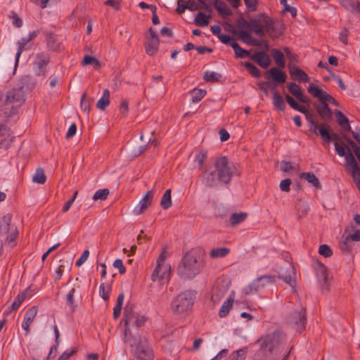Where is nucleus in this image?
Instances as JSON below:
<instances>
[{"mask_svg":"<svg viewBox=\"0 0 360 360\" xmlns=\"http://www.w3.org/2000/svg\"><path fill=\"white\" fill-rule=\"evenodd\" d=\"M280 3L281 5L284 6L283 11L286 12L288 11L290 13L292 17H295L297 15V10L295 8L290 6L287 4V0H280Z\"/></svg>","mask_w":360,"mask_h":360,"instance_id":"69168bd1","label":"nucleus"},{"mask_svg":"<svg viewBox=\"0 0 360 360\" xmlns=\"http://www.w3.org/2000/svg\"><path fill=\"white\" fill-rule=\"evenodd\" d=\"M109 190L108 188L99 189L94 195L92 199L94 201L101 200H104L107 198L109 195Z\"/></svg>","mask_w":360,"mask_h":360,"instance_id":"4d7b16f0","label":"nucleus"},{"mask_svg":"<svg viewBox=\"0 0 360 360\" xmlns=\"http://www.w3.org/2000/svg\"><path fill=\"white\" fill-rule=\"evenodd\" d=\"M273 104L276 109L281 111H283L285 108L283 97L276 91H274L273 94Z\"/></svg>","mask_w":360,"mask_h":360,"instance_id":"ea45409f","label":"nucleus"},{"mask_svg":"<svg viewBox=\"0 0 360 360\" xmlns=\"http://www.w3.org/2000/svg\"><path fill=\"white\" fill-rule=\"evenodd\" d=\"M247 217L246 212L233 213L230 217V223L232 226H236L244 221Z\"/></svg>","mask_w":360,"mask_h":360,"instance_id":"79ce46f5","label":"nucleus"},{"mask_svg":"<svg viewBox=\"0 0 360 360\" xmlns=\"http://www.w3.org/2000/svg\"><path fill=\"white\" fill-rule=\"evenodd\" d=\"M30 42V40L27 39V37H22L20 40H19L17 43L18 51L15 56V66L16 67L19 62V58L20 57L21 53L25 49V46L27 43Z\"/></svg>","mask_w":360,"mask_h":360,"instance_id":"58836bf2","label":"nucleus"},{"mask_svg":"<svg viewBox=\"0 0 360 360\" xmlns=\"http://www.w3.org/2000/svg\"><path fill=\"white\" fill-rule=\"evenodd\" d=\"M95 65L96 67L101 66V63L95 57L86 55L84 57L82 60L83 65Z\"/></svg>","mask_w":360,"mask_h":360,"instance_id":"bf43d9fd","label":"nucleus"},{"mask_svg":"<svg viewBox=\"0 0 360 360\" xmlns=\"http://www.w3.org/2000/svg\"><path fill=\"white\" fill-rule=\"evenodd\" d=\"M229 253L227 248H214L211 250L210 255L212 258L224 257Z\"/></svg>","mask_w":360,"mask_h":360,"instance_id":"603ef678","label":"nucleus"},{"mask_svg":"<svg viewBox=\"0 0 360 360\" xmlns=\"http://www.w3.org/2000/svg\"><path fill=\"white\" fill-rule=\"evenodd\" d=\"M238 171L235 164L225 156L218 158L214 162V169L205 170L202 177L205 186L217 187L219 183L229 184L233 176L238 175Z\"/></svg>","mask_w":360,"mask_h":360,"instance_id":"f03ea898","label":"nucleus"},{"mask_svg":"<svg viewBox=\"0 0 360 360\" xmlns=\"http://www.w3.org/2000/svg\"><path fill=\"white\" fill-rule=\"evenodd\" d=\"M80 107L82 110L89 114L91 109V101L87 98V94L84 92L81 98Z\"/></svg>","mask_w":360,"mask_h":360,"instance_id":"864d4df0","label":"nucleus"},{"mask_svg":"<svg viewBox=\"0 0 360 360\" xmlns=\"http://www.w3.org/2000/svg\"><path fill=\"white\" fill-rule=\"evenodd\" d=\"M236 25L238 28H252L253 32L260 37L267 34L271 38H278L283 32L282 24L273 21L264 13L251 18L249 21L240 16L236 20Z\"/></svg>","mask_w":360,"mask_h":360,"instance_id":"f257e3e1","label":"nucleus"},{"mask_svg":"<svg viewBox=\"0 0 360 360\" xmlns=\"http://www.w3.org/2000/svg\"><path fill=\"white\" fill-rule=\"evenodd\" d=\"M288 323L300 333L304 330L307 323L305 308L302 307L291 313L288 318Z\"/></svg>","mask_w":360,"mask_h":360,"instance_id":"1a4fd4ad","label":"nucleus"},{"mask_svg":"<svg viewBox=\"0 0 360 360\" xmlns=\"http://www.w3.org/2000/svg\"><path fill=\"white\" fill-rule=\"evenodd\" d=\"M347 166L351 167L350 174L353 181L357 185L360 181V167L352 153L349 152L347 157Z\"/></svg>","mask_w":360,"mask_h":360,"instance_id":"a211bd4d","label":"nucleus"},{"mask_svg":"<svg viewBox=\"0 0 360 360\" xmlns=\"http://www.w3.org/2000/svg\"><path fill=\"white\" fill-rule=\"evenodd\" d=\"M305 117L309 122L310 130L312 129V128H315L316 129L318 127L319 124L316 120V115L313 112H310L309 111L308 113L305 115Z\"/></svg>","mask_w":360,"mask_h":360,"instance_id":"13d9d810","label":"nucleus"},{"mask_svg":"<svg viewBox=\"0 0 360 360\" xmlns=\"http://www.w3.org/2000/svg\"><path fill=\"white\" fill-rule=\"evenodd\" d=\"M214 6L219 15L222 16H230L232 14L231 9L222 1L215 0Z\"/></svg>","mask_w":360,"mask_h":360,"instance_id":"f704fd0d","label":"nucleus"},{"mask_svg":"<svg viewBox=\"0 0 360 360\" xmlns=\"http://www.w3.org/2000/svg\"><path fill=\"white\" fill-rule=\"evenodd\" d=\"M314 108L316 109L317 113L322 120L324 122H329L333 117V112L328 106V103H314Z\"/></svg>","mask_w":360,"mask_h":360,"instance_id":"5701e85b","label":"nucleus"},{"mask_svg":"<svg viewBox=\"0 0 360 360\" xmlns=\"http://www.w3.org/2000/svg\"><path fill=\"white\" fill-rule=\"evenodd\" d=\"M14 136L9 128L5 124H0V148L7 149L12 143Z\"/></svg>","mask_w":360,"mask_h":360,"instance_id":"f3484780","label":"nucleus"},{"mask_svg":"<svg viewBox=\"0 0 360 360\" xmlns=\"http://www.w3.org/2000/svg\"><path fill=\"white\" fill-rule=\"evenodd\" d=\"M283 51L287 58L290 60L291 63L297 60V56L293 53L289 48L285 47Z\"/></svg>","mask_w":360,"mask_h":360,"instance_id":"774afa93","label":"nucleus"},{"mask_svg":"<svg viewBox=\"0 0 360 360\" xmlns=\"http://www.w3.org/2000/svg\"><path fill=\"white\" fill-rule=\"evenodd\" d=\"M49 60V56L46 53L41 52L36 55L33 64V71L35 75L41 76L45 75Z\"/></svg>","mask_w":360,"mask_h":360,"instance_id":"f8f14e48","label":"nucleus"},{"mask_svg":"<svg viewBox=\"0 0 360 360\" xmlns=\"http://www.w3.org/2000/svg\"><path fill=\"white\" fill-rule=\"evenodd\" d=\"M147 319L145 316L141 315L134 310L132 305L127 304L124 311V338H128L136 335L132 333V328H139L144 326Z\"/></svg>","mask_w":360,"mask_h":360,"instance_id":"39448f33","label":"nucleus"},{"mask_svg":"<svg viewBox=\"0 0 360 360\" xmlns=\"http://www.w3.org/2000/svg\"><path fill=\"white\" fill-rule=\"evenodd\" d=\"M227 290V286L224 283L223 281H218L214 283L211 292L210 298V301L212 303V307H214L219 303V302L222 300L226 293Z\"/></svg>","mask_w":360,"mask_h":360,"instance_id":"ddd939ff","label":"nucleus"},{"mask_svg":"<svg viewBox=\"0 0 360 360\" xmlns=\"http://www.w3.org/2000/svg\"><path fill=\"white\" fill-rule=\"evenodd\" d=\"M291 180L290 179H285L281 181L280 189L284 192H289L290 190Z\"/></svg>","mask_w":360,"mask_h":360,"instance_id":"338daca9","label":"nucleus"},{"mask_svg":"<svg viewBox=\"0 0 360 360\" xmlns=\"http://www.w3.org/2000/svg\"><path fill=\"white\" fill-rule=\"evenodd\" d=\"M347 166L351 167L350 174L353 181L357 185L360 181V167L352 153L349 152L347 157Z\"/></svg>","mask_w":360,"mask_h":360,"instance_id":"6ab92c4d","label":"nucleus"},{"mask_svg":"<svg viewBox=\"0 0 360 360\" xmlns=\"http://www.w3.org/2000/svg\"><path fill=\"white\" fill-rule=\"evenodd\" d=\"M124 293L121 292L119 294L117 300L116 306L113 309V317L114 319H117L121 313V310L122 308V304L124 300Z\"/></svg>","mask_w":360,"mask_h":360,"instance_id":"8fccbe9b","label":"nucleus"},{"mask_svg":"<svg viewBox=\"0 0 360 360\" xmlns=\"http://www.w3.org/2000/svg\"><path fill=\"white\" fill-rule=\"evenodd\" d=\"M204 267V262L195 252H187L180 261L177 266V274L184 280H191L195 278Z\"/></svg>","mask_w":360,"mask_h":360,"instance_id":"7ed1b4c3","label":"nucleus"},{"mask_svg":"<svg viewBox=\"0 0 360 360\" xmlns=\"http://www.w3.org/2000/svg\"><path fill=\"white\" fill-rule=\"evenodd\" d=\"M319 253L325 257H328L333 255V251L328 245L323 244L319 246Z\"/></svg>","mask_w":360,"mask_h":360,"instance_id":"680f3d73","label":"nucleus"},{"mask_svg":"<svg viewBox=\"0 0 360 360\" xmlns=\"http://www.w3.org/2000/svg\"><path fill=\"white\" fill-rule=\"evenodd\" d=\"M243 65L252 77L255 78H259L261 77V71L252 63L250 62H245Z\"/></svg>","mask_w":360,"mask_h":360,"instance_id":"3c124183","label":"nucleus"},{"mask_svg":"<svg viewBox=\"0 0 360 360\" xmlns=\"http://www.w3.org/2000/svg\"><path fill=\"white\" fill-rule=\"evenodd\" d=\"M308 92L314 98H318L321 103H330L335 106H338L339 103L332 96L323 91L314 84H310L308 87Z\"/></svg>","mask_w":360,"mask_h":360,"instance_id":"9b49d317","label":"nucleus"},{"mask_svg":"<svg viewBox=\"0 0 360 360\" xmlns=\"http://www.w3.org/2000/svg\"><path fill=\"white\" fill-rule=\"evenodd\" d=\"M17 107L8 101L7 99L4 101L0 99V115L5 117H9L16 113Z\"/></svg>","mask_w":360,"mask_h":360,"instance_id":"a878e982","label":"nucleus"},{"mask_svg":"<svg viewBox=\"0 0 360 360\" xmlns=\"http://www.w3.org/2000/svg\"><path fill=\"white\" fill-rule=\"evenodd\" d=\"M193 103L201 101L206 95V91L201 89H194L190 92Z\"/></svg>","mask_w":360,"mask_h":360,"instance_id":"de8ad7c7","label":"nucleus"},{"mask_svg":"<svg viewBox=\"0 0 360 360\" xmlns=\"http://www.w3.org/2000/svg\"><path fill=\"white\" fill-rule=\"evenodd\" d=\"M46 176L44 174V171L42 168L39 167L36 169L34 174L32 176V181L34 183L43 184L45 183Z\"/></svg>","mask_w":360,"mask_h":360,"instance_id":"49530a36","label":"nucleus"},{"mask_svg":"<svg viewBox=\"0 0 360 360\" xmlns=\"http://www.w3.org/2000/svg\"><path fill=\"white\" fill-rule=\"evenodd\" d=\"M195 290H188L179 294L172 301L171 307L176 314H182L190 309L195 300Z\"/></svg>","mask_w":360,"mask_h":360,"instance_id":"0eeeda50","label":"nucleus"},{"mask_svg":"<svg viewBox=\"0 0 360 360\" xmlns=\"http://www.w3.org/2000/svg\"><path fill=\"white\" fill-rule=\"evenodd\" d=\"M149 32L150 37L145 43V50L148 56H153L156 54L158 51L160 40L158 34L152 27H150Z\"/></svg>","mask_w":360,"mask_h":360,"instance_id":"2eb2a0df","label":"nucleus"},{"mask_svg":"<svg viewBox=\"0 0 360 360\" xmlns=\"http://www.w3.org/2000/svg\"><path fill=\"white\" fill-rule=\"evenodd\" d=\"M248 353L247 347L241 348L238 350L233 352L229 360H245Z\"/></svg>","mask_w":360,"mask_h":360,"instance_id":"c03bdc74","label":"nucleus"},{"mask_svg":"<svg viewBox=\"0 0 360 360\" xmlns=\"http://www.w3.org/2000/svg\"><path fill=\"white\" fill-rule=\"evenodd\" d=\"M159 267L160 268L158 269V265H156L151 275V279L153 281H158L160 282H163L164 280H166V281L168 282L170 276L171 266L160 265Z\"/></svg>","mask_w":360,"mask_h":360,"instance_id":"dca6fc26","label":"nucleus"},{"mask_svg":"<svg viewBox=\"0 0 360 360\" xmlns=\"http://www.w3.org/2000/svg\"><path fill=\"white\" fill-rule=\"evenodd\" d=\"M335 149L339 156L345 157V162H347V157L348 154L349 153V152L352 153L350 148L348 146H346V145L342 146L338 143H335Z\"/></svg>","mask_w":360,"mask_h":360,"instance_id":"a18cd8bd","label":"nucleus"},{"mask_svg":"<svg viewBox=\"0 0 360 360\" xmlns=\"http://www.w3.org/2000/svg\"><path fill=\"white\" fill-rule=\"evenodd\" d=\"M221 77V75L215 72L206 71L204 74L203 79L206 82H214L219 81Z\"/></svg>","mask_w":360,"mask_h":360,"instance_id":"6e6d98bb","label":"nucleus"},{"mask_svg":"<svg viewBox=\"0 0 360 360\" xmlns=\"http://www.w3.org/2000/svg\"><path fill=\"white\" fill-rule=\"evenodd\" d=\"M210 18V15H206L202 12H199L194 20L195 24L197 26L200 27H205L207 26L209 24V19Z\"/></svg>","mask_w":360,"mask_h":360,"instance_id":"37998d69","label":"nucleus"},{"mask_svg":"<svg viewBox=\"0 0 360 360\" xmlns=\"http://www.w3.org/2000/svg\"><path fill=\"white\" fill-rule=\"evenodd\" d=\"M276 278L282 279L287 284L292 286L293 278L295 276V267L292 263L288 262L285 267H281Z\"/></svg>","mask_w":360,"mask_h":360,"instance_id":"4468645a","label":"nucleus"},{"mask_svg":"<svg viewBox=\"0 0 360 360\" xmlns=\"http://www.w3.org/2000/svg\"><path fill=\"white\" fill-rule=\"evenodd\" d=\"M315 134L319 135L325 143H329L330 127L326 123L318 124V127L311 129Z\"/></svg>","mask_w":360,"mask_h":360,"instance_id":"bb28decb","label":"nucleus"},{"mask_svg":"<svg viewBox=\"0 0 360 360\" xmlns=\"http://www.w3.org/2000/svg\"><path fill=\"white\" fill-rule=\"evenodd\" d=\"M271 56L275 61V63L280 68H284L285 66V62L284 60V53L277 49H271Z\"/></svg>","mask_w":360,"mask_h":360,"instance_id":"72a5a7b5","label":"nucleus"},{"mask_svg":"<svg viewBox=\"0 0 360 360\" xmlns=\"http://www.w3.org/2000/svg\"><path fill=\"white\" fill-rule=\"evenodd\" d=\"M290 75L294 79H297L299 82H307L309 81V76L298 67L291 63H288Z\"/></svg>","mask_w":360,"mask_h":360,"instance_id":"b1692460","label":"nucleus"},{"mask_svg":"<svg viewBox=\"0 0 360 360\" xmlns=\"http://www.w3.org/2000/svg\"><path fill=\"white\" fill-rule=\"evenodd\" d=\"M232 44H231V47L233 48V49L235 52V54L238 58H248V57L251 58L252 55L250 54V52L249 51L245 50V49H243L242 47H240L237 42H233Z\"/></svg>","mask_w":360,"mask_h":360,"instance_id":"4c0bfd02","label":"nucleus"},{"mask_svg":"<svg viewBox=\"0 0 360 360\" xmlns=\"http://www.w3.org/2000/svg\"><path fill=\"white\" fill-rule=\"evenodd\" d=\"M269 51H257L251 56V59L261 68L266 69L271 63L270 56L267 54Z\"/></svg>","mask_w":360,"mask_h":360,"instance_id":"aec40b11","label":"nucleus"},{"mask_svg":"<svg viewBox=\"0 0 360 360\" xmlns=\"http://www.w3.org/2000/svg\"><path fill=\"white\" fill-rule=\"evenodd\" d=\"M48 48L53 51L59 49L60 42L53 32H45Z\"/></svg>","mask_w":360,"mask_h":360,"instance_id":"473e14b6","label":"nucleus"},{"mask_svg":"<svg viewBox=\"0 0 360 360\" xmlns=\"http://www.w3.org/2000/svg\"><path fill=\"white\" fill-rule=\"evenodd\" d=\"M76 292V288H72L66 295L67 304L70 307L72 311H74L77 307L74 301V296Z\"/></svg>","mask_w":360,"mask_h":360,"instance_id":"5fc2aeb1","label":"nucleus"},{"mask_svg":"<svg viewBox=\"0 0 360 360\" xmlns=\"http://www.w3.org/2000/svg\"><path fill=\"white\" fill-rule=\"evenodd\" d=\"M207 158V152L201 150L195 155V161L198 163V168H201Z\"/></svg>","mask_w":360,"mask_h":360,"instance_id":"e2e57ef3","label":"nucleus"},{"mask_svg":"<svg viewBox=\"0 0 360 360\" xmlns=\"http://www.w3.org/2000/svg\"><path fill=\"white\" fill-rule=\"evenodd\" d=\"M124 342L129 344L131 352L140 360H153V353L148 344V340L141 335L123 338Z\"/></svg>","mask_w":360,"mask_h":360,"instance_id":"20e7f679","label":"nucleus"},{"mask_svg":"<svg viewBox=\"0 0 360 360\" xmlns=\"http://www.w3.org/2000/svg\"><path fill=\"white\" fill-rule=\"evenodd\" d=\"M289 92L293 95L300 102L307 103L308 99L303 96L301 89L296 83H290L288 87Z\"/></svg>","mask_w":360,"mask_h":360,"instance_id":"7c9ffc66","label":"nucleus"},{"mask_svg":"<svg viewBox=\"0 0 360 360\" xmlns=\"http://www.w3.org/2000/svg\"><path fill=\"white\" fill-rule=\"evenodd\" d=\"M6 99L18 108L24 101V92L22 91V87L13 89L8 91Z\"/></svg>","mask_w":360,"mask_h":360,"instance_id":"412c9836","label":"nucleus"},{"mask_svg":"<svg viewBox=\"0 0 360 360\" xmlns=\"http://www.w3.org/2000/svg\"><path fill=\"white\" fill-rule=\"evenodd\" d=\"M283 338L284 335L279 330L261 337L257 341V343L259 344L258 352L264 354L267 351L269 353H271L273 349L282 342Z\"/></svg>","mask_w":360,"mask_h":360,"instance_id":"6e6552de","label":"nucleus"},{"mask_svg":"<svg viewBox=\"0 0 360 360\" xmlns=\"http://www.w3.org/2000/svg\"><path fill=\"white\" fill-rule=\"evenodd\" d=\"M351 240L347 236L342 237L340 241V248L343 252H348L351 249Z\"/></svg>","mask_w":360,"mask_h":360,"instance_id":"052dcab7","label":"nucleus"},{"mask_svg":"<svg viewBox=\"0 0 360 360\" xmlns=\"http://www.w3.org/2000/svg\"><path fill=\"white\" fill-rule=\"evenodd\" d=\"M31 295H32V293H31V290L30 288H27L22 292L19 293L17 295V297H15L14 302L11 305V307L9 308V311L7 312V314L11 312L12 311L17 310L20 307L21 304L24 302V300L27 297H31Z\"/></svg>","mask_w":360,"mask_h":360,"instance_id":"c85d7f7f","label":"nucleus"},{"mask_svg":"<svg viewBox=\"0 0 360 360\" xmlns=\"http://www.w3.org/2000/svg\"><path fill=\"white\" fill-rule=\"evenodd\" d=\"M335 115L337 118L338 125L346 132L351 131V127L349 119L344 115L340 110H335Z\"/></svg>","mask_w":360,"mask_h":360,"instance_id":"c756f323","label":"nucleus"},{"mask_svg":"<svg viewBox=\"0 0 360 360\" xmlns=\"http://www.w3.org/2000/svg\"><path fill=\"white\" fill-rule=\"evenodd\" d=\"M300 177L311 184L316 188H321V187L319 179L312 172H302L300 174Z\"/></svg>","mask_w":360,"mask_h":360,"instance_id":"c9c22d12","label":"nucleus"},{"mask_svg":"<svg viewBox=\"0 0 360 360\" xmlns=\"http://www.w3.org/2000/svg\"><path fill=\"white\" fill-rule=\"evenodd\" d=\"M11 216L10 214L4 215L0 219V238L6 236L9 233Z\"/></svg>","mask_w":360,"mask_h":360,"instance_id":"2f4dec72","label":"nucleus"},{"mask_svg":"<svg viewBox=\"0 0 360 360\" xmlns=\"http://www.w3.org/2000/svg\"><path fill=\"white\" fill-rule=\"evenodd\" d=\"M233 299L232 297L228 298L221 307L219 311V316L220 317H225L229 313L231 308L232 307Z\"/></svg>","mask_w":360,"mask_h":360,"instance_id":"a19ab883","label":"nucleus"},{"mask_svg":"<svg viewBox=\"0 0 360 360\" xmlns=\"http://www.w3.org/2000/svg\"><path fill=\"white\" fill-rule=\"evenodd\" d=\"M37 314V308L34 306L30 308L24 316V319L22 323V328L26 330L27 333L29 331V328L35 316Z\"/></svg>","mask_w":360,"mask_h":360,"instance_id":"cd10ccee","label":"nucleus"},{"mask_svg":"<svg viewBox=\"0 0 360 360\" xmlns=\"http://www.w3.org/2000/svg\"><path fill=\"white\" fill-rule=\"evenodd\" d=\"M153 198V191H148L143 198L139 201L138 205L134 208V213L136 215L142 214L150 205Z\"/></svg>","mask_w":360,"mask_h":360,"instance_id":"4be33fe9","label":"nucleus"},{"mask_svg":"<svg viewBox=\"0 0 360 360\" xmlns=\"http://www.w3.org/2000/svg\"><path fill=\"white\" fill-rule=\"evenodd\" d=\"M110 103V91L108 89H105L103 91V94L102 97L96 103V107L103 110Z\"/></svg>","mask_w":360,"mask_h":360,"instance_id":"e433bc0d","label":"nucleus"},{"mask_svg":"<svg viewBox=\"0 0 360 360\" xmlns=\"http://www.w3.org/2000/svg\"><path fill=\"white\" fill-rule=\"evenodd\" d=\"M266 78L269 79H272L277 84L284 83L286 80V74L276 68H270L266 73Z\"/></svg>","mask_w":360,"mask_h":360,"instance_id":"393cba45","label":"nucleus"},{"mask_svg":"<svg viewBox=\"0 0 360 360\" xmlns=\"http://www.w3.org/2000/svg\"><path fill=\"white\" fill-rule=\"evenodd\" d=\"M110 288L105 284H101L99 287V294L102 298L107 301L109 299Z\"/></svg>","mask_w":360,"mask_h":360,"instance_id":"0e129e2a","label":"nucleus"},{"mask_svg":"<svg viewBox=\"0 0 360 360\" xmlns=\"http://www.w3.org/2000/svg\"><path fill=\"white\" fill-rule=\"evenodd\" d=\"M276 282V276L265 275L262 276L255 280L251 284L245 288V293L246 295L253 294L269 285H271Z\"/></svg>","mask_w":360,"mask_h":360,"instance_id":"9d476101","label":"nucleus"},{"mask_svg":"<svg viewBox=\"0 0 360 360\" xmlns=\"http://www.w3.org/2000/svg\"><path fill=\"white\" fill-rule=\"evenodd\" d=\"M160 205L164 210H167L172 206L171 190H167L160 201Z\"/></svg>","mask_w":360,"mask_h":360,"instance_id":"09e8293b","label":"nucleus"},{"mask_svg":"<svg viewBox=\"0 0 360 360\" xmlns=\"http://www.w3.org/2000/svg\"><path fill=\"white\" fill-rule=\"evenodd\" d=\"M229 25L232 27L231 30V32L238 39L245 43L248 45H251L253 46L263 47V51H269V44L267 40L261 39L258 40L252 36V33L253 32L252 28H238L233 27L232 25L229 24Z\"/></svg>","mask_w":360,"mask_h":360,"instance_id":"423d86ee","label":"nucleus"}]
</instances>
